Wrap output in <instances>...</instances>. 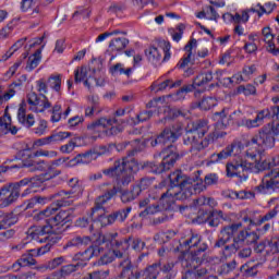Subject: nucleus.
I'll return each mask as SVG.
<instances>
[{"label":"nucleus","instance_id":"57","mask_svg":"<svg viewBox=\"0 0 279 279\" xmlns=\"http://www.w3.org/2000/svg\"><path fill=\"white\" fill-rule=\"evenodd\" d=\"M75 226H77V228H88L89 232H93V230H95V227L93 226L90 219H88V217H82L78 218L75 222Z\"/></svg>","mask_w":279,"mask_h":279},{"label":"nucleus","instance_id":"9","mask_svg":"<svg viewBox=\"0 0 279 279\" xmlns=\"http://www.w3.org/2000/svg\"><path fill=\"white\" fill-rule=\"evenodd\" d=\"M104 241H108L111 247H118L122 252L130 250V243L132 250H135V252H143L145 250V242L140 238L119 239V233H109L104 236Z\"/></svg>","mask_w":279,"mask_h":279},{"label":"nucleus","instance_id":"34","mask_svg":"<svg viewBox=\"0 0 279 279\" xmlns=\"http://www.w3.org/2000/svg\"><path fill=\"white\" fill-rule=\"evenodd\" d=\"M265 114H267V111H259L255 119H242L241 125L244 128H247L248 130H252V128H260L263 125V121H265Z\"/></svg>","mask_w":279,"mask_h":279},{"label":"nucleus","instance_id":"19","mask_svg":"<svg viewBox=\"0 0 279 279\" xmlns=\"http://www.w3.org/2000/svg\"><path fill=\"white\" fill-rule=\"evenodd\" d=\"M104 254V246L101 244L92 245L87 247L85 251L76 253L73 257V260H80L78 263H83L86 265L90 258L95 256H101Z\"/></svg>","mask_w":279,"mask_h":279},{"label":"nucleus","instance_id":"48","mask_svg":"<svg viewBox=\"0 0 279 279\" xmlns=\"http://www.w3.org/2000/svg\"><path fill=\"white\" fill-rule=\"evenodd\" d=\"M236 269V260H231L229 263L222 264L219 268L220 276H228V274H232Z\"/></svg>","mask_w":279,"mask_h":279},{"label":"nucleus","instance_id":"22","mask_svg":"<svg viewBox=\"0 0 279 279\" xmlns=\"http://www.w3.org/2000/svg\"><path fill=\"white\" fill-rule=\"evenodd\" d=\"M204 262H193L192 266L183 267L185 269V278H193V279H202L206 278L208 275V269L206 267H202Z\"/></svg>","mask_w":279,"mask_h":279},{"label":"nucleus","instance_id":"26","mask_svg":"<svg viewBox=\"0 0 279 279\" xmlns=\"http://www.w3.org/2000/svg\"><path fill=\"white\" fill-rule=\"evenodd\" d=\"M207 132L208 122L206 120H196L192 122L185 134H192L194 136H198V138H202V136H205Z\"/></svg>","mask_w":279,"mask_h":279},{"label":"nucleus","instance_id":"31","mask_svg":"<svg viewBox=\"0 0 279 279\" xmlns=\"http://www.w3.org/2000/svg\"><path fill=\"white\" fill-rule=\"evenodd\" d=\"M193 178H189L182 172V170H175L174 172L169 174V180L171 186H175L179 189L180 186H184L186 182H190Z\"/></svg>","mask_w":279,"mask_h":279},{"label":"nucleus","instance_id":"45","mask_svg":"<svg viewBox=\"0 0 279 279\" xmlns=\"http://www.w3.org/2000/svg\"><path fill=\"white\" fill-rule=\"evenodd\" d=\"M80 267H86L84 263L69 264L61 268L60 272L62 278H66V276H71V274L77 271Z\"/></svg>","mask_w":279,"mask_h":279},{"label":"nucleus","instance_id":"5","mask_svg":"<svg viewBox=\"0 0 279 279\" xmlns=\"http://www.w3.org/2000/svg\"><path fill=\"white\" fill-rule=\"evenodd\" d=\"M70 191H60L57 195L60 197L50 207L39 213V217H51L54 213H58V208L71 206L75 197L82 195V184H80V179L72 178L68 182Z\"/></svg>","mask_w":279,"mask_h":279},{"label":"nucleus","instance_id":"13","mask_svg":"<svg viewBox=\"0 0 279 279\" xmlns=\"http://www.w3.org/2000/svg\"><path fill=\"white\" fill-rule=\"evenodd\" d=\"M253 169L254 163L243 158L233 159L226 166L227 178H247V173H250V171H253Z\"/></svg>","mask_w":279,"mask_h":279},{"label":"nucleus","instance_id":"37","mask_svg":"<svg viewBox=\"0 0 279 279\" xmlns=\"http://www.w3.org/2000/svg\"><path fill=\"white\" fill-rule=\"evenodd\" d=\"M221 219L226 221L228 217L223 216L222 210L213 209L209 214V220L207 221L210 228H217L221 223Z\"/></svg>","mask_w":279,"mask_h":279},{"label":"nucleus","instance_id":"1","mask_svg":"<svg viewBox=\"0 0 279 279\" xmlns=\"http://www.w3.org/2000/svg\"><path fill=\"white\" fill-rule=\"evenodd\" d=\"M140 143L141 140L126 142L125 145H130L131 147L126 156L116 160L110 168L104 169V175H107V178H114L117 184H122L123 186H128L133 182L134 173L138 171V161L134 159V156L141 151V148H138Z\"/></svg>","mask_w":279,"mask_h":279},{"label":"nucleus","instance_id":"12","mask_svg":"<svg viewBox=\"0 0 279 279\" xmlns=\"http://www.w3.org/2000/svg\"><path fill=\"white\" fill-rule=\"evenodd\" d=\"M21 182L7 183L0 189V206L1 208H8L12 206L15 202H19L21 197Z\"/></svg>","mask_w":279,"mask_h":279},{"label":"nucleus","instance_id":"46","mask_svg":"<svg viewBox=\"0 0 279 279\" xmlns=\"http://www.w3.org/2000/svg\"><path fill=\"white\" fill-rule=\"evenodd\" d=\"M146 279H158L160 276V260L146 268Z\"/></svg>","mask_w":279,"mask_h":279},{"label":"nucleus","instance_id":"39","mask_svg":"<svg viewBox=\"0 0 279 279\" xmlns=\"http://www.w3.org/2000/svg\"><path fill=\"white\" fill-rule=\"evenodd\" d=\"M165 206H168L167 202H163V204L154 202L151 205H148L143 211L140 213V217H147L149 215H156V213H160V210H167L165 209Z\"/></svg>","mask_w":279,"mask_h":279},{"label":"nucleus","instance_id":"3","mask_svg":"<svg viewBox=\"0 0 279 279\" xmlns=\"http://www.w3.org/2000/svg\"><path fill=\"white\" fill-rule=\"evenodd\" d=\"M180 246L185 251L182 254L181 267H192L194 260L204 263L208 256V243L202 241V235L199 234H192Z\"/></svg>","mask_w":279,"mask_h":279},{"label":"nucleus","instance_id":"49","mask_svg":"<svg viewBox=\"0 0 279 279\" xmlns=\"http://www.w3.org/2000/svg\"><path fill=\"white\" fill-rule=\"evenodd\" d=\"M138 195L140 194H136V192H134V186H133L131 191H128V190L122 191L120 198L123 204H130V202H134V199L138 197Z\"/></svg>","mask_w":279,"mask_h":279},{"label":"nucleus","instance_id":"56","mask_svg":"<svg viewBox=\"0 0 279 279\" xmlns=\"http://www.w3.org/2000/svg\"><path fill=\"white\" fill-rule=\"evenodd\" d=\"M47 252H51V244H46L39 248H34L28 252V255L34 258V256H43L44 254H47Z\"/></svg>","mask_w":279,"mask_h":279},{"label":"nucleus","instance_id":"7","mask_svg":"<svg viewBox=\"0 0 279 279\" xmlns=\"http://www.w3.org/2000/svg\"><path fill=\"white\" fill-rule=\"evenodd\" d=\"M113 251L112 252H108L106 253V251H104L102 256L100 257V265H110V263H112L114 260V256L116 258H122V260L120 262V267H121V278H123L126 274H129V276H132V260H130V255L128 254V252H123L122 248H119L117 246H112Z\"/></svg>","mask_w":279,"mask_h":279},{"label":"nucleus","instance_id":"6","mask_svg":"<svg viewBox=\"0 0 279 279\" xmlns=\"http://www.w3.org/2000/svg\"><path fill=\"white\" fill-rule=\"evenodd\" d=\"M159 156L162 158L160 163H148L151 173H165V171H169L180 158H183L184 151L180 153L177 146L170 144L159 153Z\"/></svg>","mask_w":279,"mask_h":279},{"label":"nucleus","instance_id":"20","mask_svg":"<svg viewBox=\"0 0 279 279\" xmlns=\"http://www.w3.org/2000/svg\"><path fill=\"white\" fill-rule=\"evenodd\" d=\"M69 217H71V213L61 210L56 216L50 217L47 220L48 226L51 228L52 234H56V232H62L60 227L62 228L65 226V223H69Z\"/></svg>","mask_w":279,"mask_h":279},{"label":"nucleus","instance_id":"44","mask_svg":"<svg viewBox=\"0 0 279 279\" xmlns=\"http://www.w3.org/2000/svg\"><path fill=\"white\" fill-rule=\"evenodd\" d=\"M40 54H41V50L38 49L35 51L33 56L28 58V61L26 64V71H34V69H36L38 64H40V60L43 58Z\"/></svg>","mask_w":279,"mask_h":279},{"label":"nucleus","instance_id":"29","mask_svg":"<svg viewBox=\"0 0 279 279\" xmlns=\"http://www.w3.org/2000/svg\"><path fill=\"white\" fill-rule=\"evenodd\" d=\"M71 136L70 132H59L54 133L48 137L39 138L35 142L37 147H43V145H51V143H60V141H64V138H69Z\"/></svg>","mask_w":279,"mask_h":279},{"label":"nucleus","instance_id":"32","mask_svg":"<svg viewBox=\"0 0 279 279\" xmlns=\"http://www.w3.org/2000/svg\"><path fill=\"white\" fill-rule=\"evenodd\" d=\"M92 241L88 235H75L63 245V250H69V247H84L89 245Z\"/></svg>","mask_w":279,"mask_h":279},{"label":"nucleus","instance_id":"52","mask_svg":"<svg viewBox=\"0 0 279 279\" xmlns=\"http://www.w3.org/2000/svg\"><path fill=\"white\" fill-rule=\"evenodd\" d=\"M51 121L52 123H58L62 119V105L56 104L51 109Z\"/></svg>","mask_w":279,"mask_h":279},{"label":"nucleus","instance_id":"14","mask_svg":"<svg viewBox=\"0 0 279 279\" xmlns=\"http://www.w3.org/2000/svg\"><path fill=\"white\" fill-rule=\"evenodd\" d=\"M243 228V223H232L230 226H226L220 230V238L215 243V247H223L222 254L226 247H228L227 243H230L232 239V243H234V236H236V232Z\"/></svg>","mask_w":279,"mask_h":279},{"label":"nucleus","instance_id":"43","mask_svg":"<svg viewBox=\"0 0 279 279\" xmlns=\"http://www.w3.org/2000/svg\"><path fill=\"white\" fill-rule=\"evenodd\" d=\"M69 160V157H61L54 161H52V165L48 168L49 178H56L62 173L60 170H54L56 167H60V165H65V162Z\"/></svg>","mask_w":279,"mask_h":279},{"label":"nucleus","instance_id":"51","mask_svg":"<svg viewBox=\"0 0 279 279\" xmlns=\"http://www.w3.org/2000/svg\"><path fill=\"white\" fill-rule=\"evenodd\" d=\"M123 132V126L119 124V120L112 125H109L105 131L106 136H117V134H121Z\"/></svg>","mask_w":279,"mask_h":279},{"label":"nucleus","instance_id":"23","mask_svg":"<svg viewBox=\"0 0 279 279\" xmlns=\"http://www.w3.org/2000/svg\"><path fill=\"white\" fill-rule=\"evenodd\" d=\"M99 154L95 150H87L83 154L76 155L73 159L65 163V167H75V165H90L93 160H97Z\"/></svg>","mask_w":279,"mask_h":279},{"label":"nucleus","instance_id":"18","mask_svg":"<svg viewBox=\"0 0 279 279\" xmlns=\"http://www.w3.org/2000/svg\"><path fill=\"white\" fill-rule=\"evenodd\" d=\"M132 213V207H125L116 211H112L109 215H100L98 218V221L101 223L102 227L106 226H112L114 221H119L120 223H123L128 216Z\"/></svg>","mask_w":279,"mask_h":279},{"label":"nucleus","instance_id":"28","mask_svg":"<svg viewBox=\"0 0 279 279\" xmlns=\"http://www.w3.org/2000/svg\"><path fill=\"white\" fill-rule=\"evenodd\" d=\"M47 180H51L49 177V172L45 174L35 175L32 178H25L20 181L21 186H32L33 189H38Z\"/></svg>","mask_w":279,"mask_h":279},{"label":"nucleus","instance_id":"10","mask_svg":"<svg viewBox=\"0 0 279 279\" xmlns=\"http://www.w3.org/2000/svg\"><path fill=\"white\" fill-rule=\"evenodd\" d=\"M183 131L184 125L181 122H177L171 126L165 128L162 132L156 136V138L151 140L150 145L151 147H156L158 145L175 143V141L182 136Z\"/></svg>","mask_w":279,"mask_h":279},{"label":"nucleus","instance_id":"53","mask_svg":"<svg viewBox=\"0 0 279 279\" xmlns=\"http://www.w3.org/2000/svg\"><path fill=\"white\" fill-rule=\"evenodd\" d=\"M154 202H159L160 203V195H154L151 196V194L148 195V197L140 201V208H147L148 206H151Z\"/></svg>","mask_w":279,"mask_h":279},{"label":"nucleus","instance_id":"47","mask_svg":"<svg viewBox=\"0 0 279 279\" xmlns=\"http://www.w3.org/2000/svg\"><path fill=\"white\" fill-rule=\"evenodd\" d=\"M153 182L154 181L151 179H142L138 184L134 185L135 195H141L143 191H147V189L151 186Z\"/></svg>","mask_w":279,"mask_h":279},{"label":"nucleus","instance_id":"24","mask_svg":"<svg viewBox=\"0 0 279 279\" xmlns=\"http://www.w3.org/2000/svg\"><path fill=\"white\" fill-rule=\"evenodd\" d=\"M114 123H117V118H99L87 125V131L90 134H99L100 128L108 130V128H110V125H114Z\"/></svg>","mask_w":279,"mask_h":279},{"label":"nucleus","instance_id":"60","mask_svg":"<svg viewBox=\"0 0 279 279\" xmlns=\"http://www.w3.org/2000/svg\"><path fill=\"white\" fill-rule=\"evenodd\" d=\"M201 110H210L215 106V98L206 97L203 98L202 101L198 104Z\"/></svg>","mask_w":279,"mask_h":279},{"label":"nucleus","instance_id":"50","mask_svg":"<svg viewBox=\"0 0 279 279\" xmlns=\"http://www.w3.org/2000/svg\"><path fill=\"white\" fill-rule=\"evenodd\" d=\"M262 112H267L264 113L265 119H272L279 121V106H271L262 110Z\"/></svg>","mask_w":279,"mask_h":279},{"label":"nucleus","instance_id":"30","mask_svg":"<svg viewBox=\"0 0 279 279\" xmlns=\"http://www.w3.org/2000/svg\"><path fill=\"white\" fill-rule=\"evenodd\" d=\"M213 80V71L201 72L194 77V84L198 87V94L206 92V86L210 84Z\"/></svg>","mask_w":279,"mask_h":279},{"label":"nucleus","instance_id":"62","mask_svg":"<svg viewBox=\"0 0 279 279\" xmlns=\"http://www.w3.org/2000/svg\"><path fill=\"white\" fill-rule=\"evenodd\" d=\"M278 206H276L259 219V223H265V221H271V219H276V217H278Z\"/></svg>","mask_w":279,"mask_h":279},{"label":"nucleus","instance_id":"4","mask_svg":"<svg viewBox=\"0 0 279 279\" xmlns=\"http://www.w3.org/2000/svg\"><path fill=\"white\" fill-rule=\"evenodd\" d=\"M177 189L178 191L174 193L171 192V190H168L166 193L160 195V204H165V202L167 203V206H163L166 210H169L171 207L173 198L181 201L189 199V197H192L194 193H202V191H205L206 185L204 184V180L195 175V178Z\"/></svg>","mask_w":279,"mask_h":279},{"label":"nucleus","instance_id":"25","mask_svg":"<svg viewBox=\"0 0 279 279\" xmlns=\"http://www.w3.org/2000/svg\"><path fill=\"white\" fill-rule=\"evenodd\" d=\"M17 121L24 128H33L34 123H36V118H34V114H27V108L25 107L24 102H22L19 107Z\"/></svg>","mask_w":279,"mask_h":279},{"label":"nucleus","instance_id":"58","mask_svg":"<svg viewBox=\"0 0 279 279\" xmlns=\"http://www.w3.org/2000/svg\"><path fill=\"white\" fill-rule=\"evenodd\" d=\"M87 73L88 71L86 70L85 66H82L81 69L75 70L74 72V80L76 84H80V82H84V80H87Z\"/></svg>","mask_w":279,"mask_h":279},{"label":"nucleus","instance_id":"11","mask_svg":"<svg viewBox=\"0 0 279 279\" xmlns=\"http://www.w3.org/2000/svg\"><path fill=\"white\" fill-rule=\"evenodd\" d=\"M145 56L153 64H160V62H167L171 60V44L169 41H160L159 48L150 46L145 50Z\"/></svg>","mask_w":279,"mask_h":279},{"label":"nucleus","instance_id":"15","mask_svg":"<svg viewBox=\"0 0 279 279\" xmlns=\"http://www.w3.org/2000/svg\"><path fill=\"white\" fill-rule=\"evenodd\" d=\"M213 138V134L204 136H197L193 134H185L183 138L184 145H191L190 151L195 154V151H204V149L208 148L210 145V141Z\"/></svg>","mask_w":279,"mask_h":279},{"label":"nucleus","instance_id":"33","mask_svg":"<svg viewBox=\"0 0 279 279\" xmlns=\"http://www.w3.org/2000/svg\"><path fill=\"white\" fill-rule=\"evenodd\" d=\"M31 239H38V236H45V234H53L49 225L33 226L27 231Z\"/></svg>","mask_w":279,"mask_h":279},{"label":"nucleus","instance_id":"38","mask_svg":"<svg viewBox=\"0 0 279 279\" xmlns=\"http://www.w3.org/2000/svg\"><path fill=\"white\" fill-rule=\"evenodd\" d=\"M129 45L130 40L128 38L117 37L110 40L109 49L110 51H123Z\"/></svg>","mask_w":279,"mask_h":279},{"label":"nucleus","instance_id":"8","mask_svg":"<svg viewBox=\"0 0 279 279\" xmlns=\"http://www.w3.org/2000/svg\"><path fill=\"white\" fill-rule=\"evenodd\" d=\"M259 239L260 236H258V233L242 230L235 236H233V243L225 247L223 256H232V254H236V252L245 247V245H252Z\"/></svg>","mask_w":279,"mask_h":279},{"label":"nucleus","instance_id":"41","mask_svg":"<svg viewBox=\"0 0 279 279\" xmlns=\"http://www.w3.org/2000/svg\"><path fill=\"white\" fill-rule=\"evenodd\" d=\"M262 34L264 36V43H266V45H268L267 47V51H269V53H271L276 47V44H274V34H271V28L269 27H264L262 31Z\"/></svg>","mask_w":279,"mask_h":279},{"label":"nucleus","instance_id":"59","mask_svg":"<svg viewBox=\"0 0 279 279\" xmlns=\"http://www.w3.org/2000/svg\"><path fill=\"white\" fill-rule=\"evenodd\" d=\"M196 206H210V208H215L217 206V201L215 198H206V197H199L195 201Z\"/></svg>","mask_w":279,"mask_h":279},{"label":"nucleus","instance_id":"55","mask_svg":"<svg viewBox=\"0 0 279 279\" xmlns=\"http://www.w3.org/2000/svg\"><path fill=\"white\" fill-rule=\"evenodd\" d=\"M265 243H267L271 254H279V238L266 239Z\"/></svg>","mask_w":279,"mask_h":279},{"label":"nucleus","instance_id":"35","mask_svg":"<svg viewBox=\"0 0 279 279\" xmlns=\"http://www.w3.org/2000/svg\"><path fill=\"white\" fill-rule=\"evenodd\" d=\"M234 147H236V144H230L220 153L213 154L210 157L211 162H221V160L230 158V156H232L234 153Z\"/></svg>","mask_w":279,"mask_h":279},{"label":"nucleus","instance_id":"54","mask_svg":"<svg viewBox=\"0 0 279 279\" xmlns=\"http://www.w3.org/2000/svg\"><path fill=\"white\" fill-rule=\"evenodd\" d=\"M24 167H28L29 171H45V169H47V163L45 161H33L24 163Z\"/></svg>","mask_w":279,"mask_h":279},{"label":"nucleus","instance_id":"27","mask_svg":"<svg viewBox=\"0 0 279 279\" xmlns=\"http://www.w3.org/2000/svg\"><path fill=\"white\" fill-rule=\"evenodd\" d=\"M197 47V39L192 38L184 47L186 56L178 63V69H186L193 62V49Z\"/></svg>","mask_w":279,"mask_h":279},{"label":"nucleus","instance_id":"63","mask_svg":"<svg viewBox=\"0 0 279 279\" xmlns=\"http://www.w3.org/2000/svg\"><path fill=\"white\" fill-rule=\"evenodd\" d=\"M110 271L108 270H95L88 274L87 279H106L108 278Z\"/></svg>","mask_w":279,"mask_h":279},{"label":"nucleus","instance_id":"64","mask_svg":"<svg viewBox=\"0 0 279 279\" xmlns=\"http://www.w3.org/2000/svg\"><path fill=\"white\" fill-rule=\"evenodd\" d=\"M64 263H66V258H64V256L53 258L48 262V269H57V267L64 265Z\"/></svg>","mask_w":279,"mask_h":279},{"label":"nucleus","instance_id":"21","mask_svg":"<svg viewBox=\"0 0 279 279\" xmlns=\"http://www.w3.org/2000/svg\"><path fill=\"white\" fill-rule=\"evenodd\" d=\"M122 184L112 185L105 190V193L101 196H98L95 202V206L92 208L93 213H97V210H101L104 208V204L110 202L117 195L118 191H121Z\"/></svg>","mask_w":279,"mask_h":279},{"label":"nucleus","instance_id":"42","mask_svg":"<svg viewBox=\"0 0 279 279\" xmlns=\"http://www.w3.org/2000/svg\"><path fill=\"white\" fill-rule=\"evenodd\" d=\"M263 154H259L256 156V158H251V160H253V162H251L252 165H254V168L256 167V169H258V171H266V169H271V160L269 159H265L264 161L260 162Z\"/></svg>","mask_w":279,"mask_h":279},{"label":"nucleus","instance_id":"36","mask_svg":"<svg viewBox=\"0 0 279 279\" xmlns=\"http://www.w3.org/2000/svg\"><path fill=\"white\" fill-rule=\"evenodd\" d=\"M12 226V220L9 218H2L0 220V238L2 239H12L14 234H16V231L9 229Z\"/></svg>","mask_w":279,"mask_h":279},{"label":"nucleus","instance_id":"2","mask_svg":"<svg viewBox=\"0 0 279 279\" xmlns=\"http://www.w3.org/2000/svg\"><path fill=\"white\" fill-rule=\"evenodd\" d=\"M276 138H279V123H268L258 131V134L253 136L248 142V148L246 150V158H256L265 151V149H271L276 147Z\"/></svg>","mask_w":279,"mask_h":279},{"label":"nucleus","instance_id":"61","mask_svg":"<svg viewBox=\"0 0 279 279\" xmlns=\"http://www.w3.org/2000/svg\"><path fill=\"white\" fill-rule=\"evenodd\" d=\"M20 263L24 266V267H32L34 265H36V260L34 257H32V255H29L28 253H25L21 256L20 258Z\"/></svg>","mask_w":279,"mask_h":279},{"label":"nucleus","instance_id":"40","mask_svg":"<svg viewBox=\"0 0 279 279\" xmlns=\"http://www.w3.org/2000/svg\"><path fill=\"white\" fill-rule=\"evenodd\" d=\"M48 86L52 88L56 93H60L62 88V74H52L48 77Z\"/></svg>","mask_w":279,"mask_h":279},{"label":"nucleus","instance_id":"17","mask_svg":"<svg viewBox=\"0 0 279 279\" xmlns=\"http://www.w3.org/2000/svg\"><path fill=\"white\" fill-rule=\"evenodd\" d=\"M27 102L32 106L34 112H45L51 108V102L45 94H36V92H31L27 95Z\"/></svg>","mask_w":279,"mask_h":279},{"label":"nucleus","instance_id":"16","mask_svg":"<svg viewBox=\"0 0 279 279\" xmlns=\"http://www.w3.org/2000/svg\"><path fill=\"white\" fill-rule=\"evenodd\" d=\"M279 186V170L275 169L264 175L262 183L255 186V193H269Z\"/></svg>","mask_w":279,"mask_h":279}]
</instances>
